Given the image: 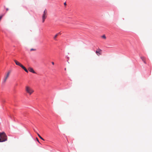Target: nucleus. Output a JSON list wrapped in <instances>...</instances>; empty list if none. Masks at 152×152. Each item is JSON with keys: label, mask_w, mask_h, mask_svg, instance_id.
<instances>
[{"label": "nucleus", "mask_w": 152, "mask_h": 152, "mask_svg": "<svg viewBox=\"0 0 152 152\" xmlns=\"http://www.w3.org/2000/svg\"><path fill=\"white\" fill-rule=\"evenodd\" d=\"M7 140V137L5 132H0V142H4Z\"/></svg>", "instance_id": "obj_1"}, {"label": "nucleus", "mask_w": 152, "mask_h": 152, "mask_svg": "<svg viewBox=\"0 0 152 152\" xmlns=\"http://www.w3.org/2000/svg\"><path fill=\"white\" fill-rule=\"evenodd\" d=\"M48 15V11L47 10L45 9L44 10L42 15V22L43 23L47 18Z\"/></svg>", "instance_id": "obj_2"}, {"label": "nucleus", "mask_w": 152, "mask_h": 152, "mask_svg": "<svg viewBox=\"0 0 152 152\" xmlns=\"http://www.w3.org/2000/svg\"><path fill=\"white\" fill-rule=\"evenodd\" d=\"M25 89L27 93H28L30 95L31 94L34 92V91L32 88L28 86H26Z\"/></svg>", "instance_id": "obj_3"}, {"label": "nucleus", "mask_w": 152, "mask_h": 152, "mask_svg": "<svg viewBox=\"0 0 152 152\" xmlns=\"http://www.w3.org/2000/svg\"><path fill=\"white\" fill-rule=\"evenodd\" d=\"M11 72V71L9 70V71H8V72L6 74V75L4 76V80L3 81V83H5L6 82L7 80V78L9 77Z\"/></svg>", "instance_id": "obj_4"}, {"label": "nucleus", "mask_w": 152, "mask_h": 152, "mask_svg": "<svg viewBox=\"0 0 152 152\" xmlns=\"http://www.w3.org/2000/svg\"><path fill=\"white\" fill-rule=\"evenodd\" d=\"M101 50L99 48L96 50V53L97 54V55L99 56L101 54Z\"/></svg>", "instance_id": "obj_5"}, {"label": "nucleus", "mask_w": 152, "mask_h": 152, "mask_svg": "<svg viewBox=\"0 0 152 152\" xmlns=\"http://www.w3.org/2000/svg\"><path fill=\"white\" fill-rule=\"evenodd\" d=\"M14 61L17 65L20 66L21 67H22L23 66V65L21 64L20 63H19L16 60H14Z\"/></svg>", "instance_id": "obj_6"}, {"label": "nucleus", "mask_w": 152, "mask_h": 152, "mask_svg": "<svg viewBox=\"0 0 152 152\" xmlns=\"http://www.w3.org/2000/svg\"><path fill=\"white\" fill-rule=\"evenodd\" d=\"M28 70L30 72H31L34 73H36V72L34 71L33 69L31 67H29L28 68Z\"/></svg>", "instance_id": "obj_7"}, {"label": "nucleus", "mask_w": 152, "mask_h": 152, "mask_svg": "<svg viewBox=\"0 0 152 152\" xmlns=\"http://www.w3.org/2000/svg\"><path fill=\"white\" fill-rule=\"evenodd\" d=\"M21 68L23 69L26 72L28 73V70L24 66H23Z\"/></svg>", "instance_id": "obj_8"}, {"label": "nucleus", "mask_w": 152, "mask_h": 152, "mask_svg": "<svg viewBox=\"0 0 152 152\" xmlns=\"http://www.w3.org/2000/svg\"><path fill=\"white\" fill-rule=\"evenodd\" d=\"M37 134L38 135V136L41 139H42V140H45L43 138L40 136V135L38 133H37Z\"/></svg>", "instance_id": "obj_9"}, {"label": "nucleus", "mask_w": 152, "mask_h": 152, "mask_svg": "<svg viewBox=\"0 0 152 152\" xmlns=\"http://www.w3.org/2000/svg\"><path fill=\"white\" fill-rule=\"evenodd\" d=\"M141 58L142 60L143 61L145 60V58L144 56H142L141 57Z\"/></svg>", "instance_id": "obj_10"}, {"label": "nucleus", "mask_w": 152, "mask_h": 152, "mask_svg": "<svg viewBox=\"0 0 152 152\" xmlns=\"http://www.w3.org/2000/svg\"><path fill=\"white\" fill-rule=\"evenodd\" d=\"M58 36V34H56L54 36V39H56V38L57 37V36Z\"/></svg>", "instance_id": "obj_11"}, {"label": "nucleus", "mask_w": 152, "mask_h": 152, "mask_svg": "<svg viewBox=\"0 0 152 152\" xmlns=\"http://www.w3.org/2000/svg\"><path fill=\"white\" fill-rule=\"evenodd\" d=\"M36 50V49H33V48H32L31 49H30V51H35Z\"/></svg>", "instance_id": "obj_12"}, {"label": "nucleus", "mask_w": 152, "mask_h": 152, "mask_svg": "<svg viewBox=\"0 0 152 152\" xmlns=\"http://www.w3.org/2000/svg\"><path fill=\"white\" fill-rule=\"evenodd\" d=\"M102 37L103 38H104V39H105L106 38V37L104 35H103V36H102Z\"/></svg>", "instance_id": "obj_13"}, {"label": "nucleus", "mask_w": 152, "mask_h": 152, "mask_svg": "<svg viewBox=\"0 0 152 152\" xmlns=\"http://www.w3.org/2000/svg\"><path fill=\"white\" fill-rule=\"evenodd\" d=\"M36 140H37V141L39 143H40V142L39 141L38 139L37 138H36Z\"/></svg>", "instance_id": "obj_14"}, {"label": "nucleus", "mask_w": 152, "mask_h": 152, "mask_svg": "<svg viewBox=\"0 0 152 152\" xmlns=\"http://www.w3.org/2000/svg\"><path fill=\"white\" fill-rule=\"evenodd\" d=\"M143 61L144 62L145 64H146V61H145V60Z\"/></svg>", "instance_id": "obj_15"}, {"label": "nucleus", "mask_w": 152, "mask_h": 152, "mask_svg": "<svg viewBox=\"0 0 152 152\" xmlns=\"http://www.w3.org/2000/svg\"><path fill=\"white\" fill-rule=\"evenodd\" d=\"M6 10L7 11H8L9 10V9L8 8H7L6 9Z\"/></svg>", "instance_id": "obj_16"}, {"label": "nucleus", "mask_w": 152, "mask_h": 152, "mask_svg": "<svg viewBox=\"0 0 152 152\" xmlns=\"http://www.w3.org/2000/svg\"><path fill=\"white\" fill-rule=\"evenodd\" d=\"M64 5H66V2H65V3H64Z\"/></svg>", "instance_id": "obj_17"}, {"label": "nucleus", "mask_w": 152, "mask_h": 152, "mask_svg": "<svg viewBox=\"0 0 152 152\" xmlns=\"http://www.w3.org/2000/svg\"><path fill=\"white\" fill-rule=\"evenodd\" d=\"M52 64L53 65H54V63L53 62H52Z\"/></svg>", "instance_id": "obj_18"}, {"label": "nucleus", "mask_w": 152, "mask_h": 152, "mask_svg": "<svg viewBox=\"0 0 152 152\" xmlns=\"http://www.w3.org/2000/svg\"><path fill=\"white\" fill-rule=\"evenodd\" d=\"M58 35L59 34H61V33L60 32H59V33H58Z\"/></svg>", "instance_id": "obj_19"}, {"label": "nucleus", "mask_w": 152, "mask_h": 152, "mask_svg": "<svg viewBox=\"0 0 152 152\" xmlns=\"http://www.w3.org/2000/svg\"><path fill=\"white\" fill-rule=\"evenodd\" d=\"M64 70H66V68H65Z\"/></svg>", "instance_id": "obj_20"}]
</instances>
